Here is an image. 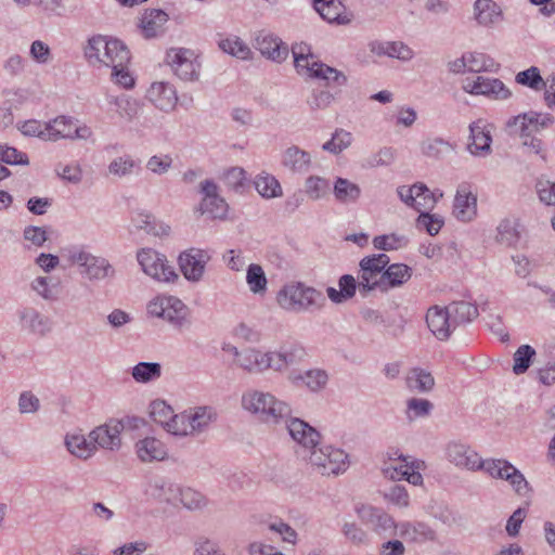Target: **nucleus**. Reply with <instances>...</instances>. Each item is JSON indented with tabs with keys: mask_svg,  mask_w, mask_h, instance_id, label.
<instances>
[{
	"mask_svg": "<svg viewBox=\"0 0 555 555\" xmlns=\"http://www.w3.org/2000/svg\"><path fill=\"white\" fill-rule=\"evenodd\" d=\"M85 56L94 67L112 69L111 80L124 89H132L135 78L129 69L131 55L128 48L117 39L93 36L85 48Z\"/></svg>",
	"mask_w": 555,
	"mask_h": 555,
	"instance_id": "f257e3e1",
	"label": "nucleus"
},
{
	"mask_svg": "<svg viewBox=\"0 0 555 555\" xmlns=\"http://www.w3.org/2000/svg\"><path fill=\"white\" fill-rule=\"evenodd\" d=\"M242 406L267 424H279L292 414L288 403L260 390L246 391L242 396Z\"/></svg>",
	"mask_w": 555,
	"mask_h": 555,
	"instance_id": "f03ea898",
	"label": "nucleus"
},
{
	"mask_svg": "<svg viewBox=\"0 0 555 555\" xmlns=\"http://www.w3.org/2000/svg\"><path fill=\"white\" fill-rule=\"evenodd\" d=\"M278 302L285 310L300 312L323 307L325 298L321 292L301 283L285 285L278 293Z\"/></svg>",
	"mask_w": 555,
	"mask_h": 555,
	"instance_id": "7ed1b4c3",
	"label": "nucleus"
},
{
	"mask_svg": "<svg viewBox=\"0 0 555 555\" xmlns=\"http://www.w3.org/2000/svg\"><path fill=\"white\" fill-rule=\"evenodd\" d=\"M147 312L162 318L177 328L191 324V311L189 307L175 296H156L147 305Z\"/></svg>",
	"mask_w": 555,
	"mask_h": 555,
	"instance_id": "20e7f679",
	"label": "nucleus"
},
{
	"mask_svg": "<svg viewBox=\"0 0 555 555\" xmlns=\"http://www.w3.org/2000/svg\"><path fill=\"white\" fill-rule=\"evenodd\" d=\"M306 456L322 475H338L348 467V455L341 449L331 446H317Z\"/></svg>",
	"mask_w": 555,
	"mask_h": 555,
	"instance_id": "39448f33",
	"label": "nucleus"
},
{
	"mask_svg": "<svg viewBox=\"0 0 555 555\" xmlns=\"http://www.w3.org/2000/svg\"><path fill=\"white\" fill-rule=\"evenodd\" d=\"M486 465V474L492 478L507 481L517 495L527 498L531 494L532 488L524 474L508 461L488 459Z\"/></svg>",
	"mask_w": 555,
	"mask_h": 555,
	"instance_id": "423d86ee",
	"label": "nucleus"
},
{
	"mask_svg": "<svg viewBox=\"0 0 555 555\" xmlns=\"http://www.w3.org/2000/svg\"><path fill=\"white\" fill-rule=\"evenodd\" d=\"M389 263V257L386 254H377L364 257L360 261L359 292L366 296L373 289H380L383 273Z\"/></svg>",
	"mask_w": 555,
	"mask_h": 555,
	"instance_id": "0eeeda50",
	"label": "nucleus"
},
{
	"mask_svg": "<svg viewBox=\"0 0 555 555\" xmlns=\"http://www.w3.org/2000/svg\"><path fill=\"white\" fill-rule=\"evenodd\" d=\"M166 62L182 80L193 81L199 76V63L192 50L172 48L166 54Z\"/></svg>",
	"mask_w": 555,
	"mask_h": 555,
	"instance_id": "6e6552de",
	"label": "nucleus"
},
{
	"mask_svg": "<svg viewBox=\"0 0 555 555\" xmlns=\"http://www.w3.org/2000/svg\"><path fill=\"white\" fill-rule=\"evenodd\" d=\"M424 466L423 462L411 461L397 451L389 453V463L385 472L391 479H404L411 485L420 486L423 483V476L420 469Z\"/></svg>",
	"mask_w": 555,
	"mask_h": 555,
	"instance_id": "1a4fd4ad",
	"label": "nucleus"
},
{
	"mask_svg": "<svg viewBox=\"0 0 555 555\" xmlns=\"http://www.w3.org/2000/svg\"><path fill=\"white\" fill-rule=\"evenodd\" d=\"M138 261L145 274L159 282H170L178 279L166 258L157 251L146 248L138 253Z\"/></svg>",
	"mask_w": 555,
	"mask_h": 555,
	"instance_id": "9d476101",
	"label": "nucleus"
},
{
	"mask_svg": "<svg viewBox=\"0 0 555 555\" xmlns=\"http://www.w3.org/2000/svg\"><path fill=\"white\" fill-rule=\"evenodd\" d=\"M211 259L209 249L189 248L179 255L178 261L183 276L190 282H199L205 273L206 264Z\"/></svg>",
	"mask_w": 555,
	"mask_h": 555,
	"instance_id": "9b49d317",
	"label": "nucleus"
},
{
	"mask_svg": "<svg viewBox=\"0 0 555 555\" xmlns=\"http://www.w3.org/2000/svg\"><path fill=\"white\" fill-rule=\"evenodd\" d=\"M397 193L400 199L418 212L431 210L437 202L436 192H431L424 183L417 182L411 186H399Z\"/></svg>",
	"mask_w": 555,
	"mask_h": 555,
	"instance_id": "f8f14e48",
	"label": "nucleus"
},
{
	"mask_svg": "<svg viewBox=\"0 0 555 555\" xmlns=\"http://www.w3.org/2000/svg\"><path fill=\"white\" fill-rule=\"evenodd\" d=\"M68 260L80 267V272L89 279H104L112 272V267L104 258L95 257L82 249L69 250Z\"/></svg>",
	"mask_w": 555,
	"mask_h": 555,
	"instance_id": "ddd939ff",
	"label": "nucleus"
},
{
	"mask_svg": "<svg viewBox=\"0 0 555 555\" xmlns=\"http://www.w3.org/2000/svg\"><path fill=\"white\" fill-rule=\"evenodd\" d=\"M463 89L468 93L486 95L495 100H504L511 95V91L501 80L483 76L467 77L463 81Z\"/></svg>",
	"mask_w": 555,
	"mask_h": 555,
	"instance_id": "4468645a",
	"label": "nucleus"
},
{
	"mask_svg": "<svg viewBox=\"0 0 555 555\" xmlns=\"http://www.w3.org/2000/svg\"><path fill=\"white\" fill-rule=\"evenodd\" d=\"M124 424L119 420H111L89 433V438L96 444L98 449L117 451L121 447L120 434Z\"/></svg>",
	"mask_w": 555,
	"mask_h": 555,
	"instance_id": "2eb2a0df",
	"label": "nucleus"
},
{
	"mask_svg": "<svg viewBox=\"0 0 555 555\" xmlns=\"http://www.w3.org/2000/svg\"><path fill=\"white\" fill-rule=\"evenodd\" d=\"M447 456L457 467L472 472L483 470L486 473L487 460H482L476 451L464 443H449Z\"/></svg>",
	"mask_w": 555,
	"mask_h": 555,
	"instance_id": "dca6fc26",
	"label": "nucleus"
},
{
	"mask_svg": "<svg viewBox=\"0 0 555 555\" xmlns=\"http://www.w3.org/2000/svg\"><path fill=\"white\" fill-rule=\"evenodd\" d=\"M552 124V115L530 112L508 119L506 126L512 134L530 135Z\"/></svg>",
	"mask_w": 555,
	"mask_h": 555,
	"instance_id": "f3484780",
	"label": "nucleus"
},
{
	"mask_svg": "<svg viewBox=\"0 0 555 555\" xmlns=\"http://www.w3.org/2000/svg\"><path fill=\"white\" fill-rule=\"evenodd\" d=\"M453 216L462 221H472L477 216V196L467 182H462L456 189L453 202Z\"/></svg>",
	"mask_w": 555,
	"mask_h": 555,
	"instance_id": "a211bd4d",
	"label": "nucleus"
},
{
	"mask_svg": "<svg viewBox=\"0 0 555 555\" xmlns=\"http://www.w3.org/2000/svg\"><path fill=\"white\" fill-rule=\"evenodd\" d=\"M491 129L479 119L469 125L468 152L474 156L486 157L491 153Z\"/></svg>",
	"mask_w": 555,
	"mask_h": 555,
	"instance_id": "6ab92c4d",
	"label": "nucleus"
},
{
	"mask_svg": "<svg viewBox=\"0 0 555 555\" xmlns=\"http://www.w3.org/2000/svg\"><path fill=\"white\" fill-rule=\"evenodd\" d=\"M255 48L262 56L273 62H282L288 55V47L276 36L259 31L255 39Z\"/></svg>",
	"mask_w": 555,
	"mask_h": 555,
	"instance_id": "aec40b11",
	"label": "nucleus"
},
{
	"mask_svg": "<svg viewBox=\"0 0 555 555\" xmlns=\"http://www.w3.org/2000/svg\"><path fill=\"white\" fill-rule=\"evenodd\" d=\"M360 520L370 526L377 533H386L396 530L397 524L393 518L384 511L371 505H362L357 508Z\"/></svg>",
	"mask_w": 555,
	"mask_h": 555,
	"instance_id": "412c9836",
	"label": "nucleus"
},
{
	"mask_svg": "<svg viewBox=\"0 0 555 555\" xmlns=\"http://www.w3.org/2000/svg\"><path fill=\"white\" fill-rule=\"evenodd\" d=\"M291 437L309 452L320 443V434L308 423L299 418L284 421Z\"/></svg>",
	"mask_w": 555,
	"mask_h": 555,
	"instance_id": "4be33fe9",
	"label": "nucleus"
},
{
	"mask_svg": "<svg viewBox=\"0 0 555 555\" xmlns=\"http://www.w3.org/2000/svg\"><path fill=\"white\" fill-rule=\"evenodd\" d=\"M146 98L160 111H172L178 101L176 89L165 81H156L151 85Z\"/></svg>",
	"mask_w": 555,
	"mask_h": 555,
	"instance_id": "5701e85b",
	"label": "nucleus"
},
{
	"mask_svg": "<svg viewBox=\"0 0 555 555\" xmlns=\"http://www.w3.org/2000/svg\"><path fill=\"white\" fill-rule=\"evenodd\" d=\"M426 322L431 333L440 340L449 338L455 330L448 308L434 306L428 309Z\"/></svg>",
	"mask_w": 555,
	"mask_h": 555,
	"instance_id": "b1692460",
	"label": "nucleus"
},
{
	"mask_svg": "<svg viewBox=\"0 0 555 555\" xmlns=\"http://www.w3.org/2000/svg\"><path fill=\"white\" fill-rule=\"evenodd\" d=\"M134 449L138 459L143 463L160 462L168 456L165 443L155 437H145L137 441Z\"/></svg>",
	"mask_w": 555,
	"mask_h": 555,
	"instance_id": "393cba45",
	"label": "nucleus"
},
{
	"mask_svg": "<svg viewBox=\"0 0 555 555\" xmlns=\"http://www.w3.org/2000/svg\"><path fill=\"white\" fill-rule=\"evenodd\" d=\"M235 357V364L247 373L257 374L266 371L264 352L247 348L238 351L236 347L232 348Z\"/></svg>",
	"mask_w": 555,
	"mask_h": 555,
	"instance_id": "a878e982",
	"label": "nucleus"
},
{
	"mask_svg": "<svg viewBox=\"0 0 555 555\" xmlns=\"http://www.w3.org/2000/svg\"><path fill=\"white\" fill-rule=\"evenodd\" d=\"M67 451L79 460H89L96 453V444L81 433H69L64 439Z\"/></svg>",
	"mask_w": 555,
	"mask_h": 555,
	"instance_id": "bb28decb",
	"label": "nucleus"
},
{
	"mask_svg": "<svg viewBox=\"0 0 555 555\" xmlns=\"http://www.w3.org/2000/svg\"><path fill=\"white\" fill-rule=\"evenodd\" d=\"M313 7L320 16L328 23L347 24L350 22L341 0H313Z\"/></svg>",
	"mask_w": 555,
	"mask_h": 555,
	"instance_id": "cd10ccee",
	"label": "nucleus"
},
{
	"mask_svg": "<svg viewBox=\"0 0 555 555\" xmlns=\"http://www.w3.org/2000/svg\"><path fill=\"white\" fill-rule=\"evenodd\" d=\"M145 494L159 502L173 503L178 489L163 477H153L145 487Z\"/></svg>",
	"mask_w": 555,
	"mask_h": 555,
	"instance_id": "c85d7f7f",
	"label": "nucleus"
},
{
	"mask_svg": "<svg viewBox=\"0 0 555 555\" xmlns=\"http://www.w3.org/2000/svg\"><path fill=\"white\" fill-rule=\"evenodd\" d=\"M412 276V269L404 263H392L385 268L380 291L386 292L389 288L400 287Z\"/></svg>",
	"mask_w": 555,
	"mask_h": 555,
	"instance_id": "c756f323",
	"label": "nucleus"
},
{
	"mask_svg": "<svg viewBox=\"0 0 555 555\" xmlns=\"http://www.w3.org/2000/svg\"><path fill=\"white\" fill-rule=\"evenodd\" d=\"M292 53L295 68L301 76H310L314 67L320 63L318 57L311 53L310 47L306 43L293 46Z\"/></svg>",
	"mask_w": 555,
	"mask_h": 555,
	"instance_id": "7c9ffc66",
	"label": "nucleus"
},
{
	"mask_svg": "<svg viewBox=\"0 0 555 555\" xmlns=\"http://www.w3.org/2000/svg\"><path fill=\"white\" fill-rule=\"evenodd\" d=\"M396 534L409 542H424L434 537V532L423 522H400L396 526Z\"/></svg>",
	"mask_w": 555,
	"mask_h": 555,
	"instance_id": "2f4dec72",
	"label": "nucleus"
},
{
	"mask_svg": "<svg viewBox=\"0 0 555 555\" xmlns=\"http://www.w3.org/2000/svg\"><path fill=\"white\" fill-rule=\"evenodd\" d=\"M282 164L294 172H305L310 167L311 157L308 152L291 146L283 152Z\"/></svg>",
	"mask_w": 555,
	"mask_h": 555,
	"instance_id": "473e14b6",
	"label": "nucleus"
},
{
	"mask_svg": "<svg viewBox=\"0 0 555 555\" xmlns=\"http://www.w3.org/2000/svg\"><path fill=\"white\" fill-rule=\"evenodd\" d=\"M475 18L479 25L490 26L501 20V10L492 0H476Z\"/></svg>",
	"mask_w": 555,
	"mask_h": 555,
	"instance_id": "72a5a7b5",
	"label": "nucleus"
},
{
	"mask_svg": "<svg viewBox=\"0 0 555 555\" xmlns=\"http://www.w3.org/2000/svg\"><path fill=\"white\" fill-rule=\"evenodd\" d=\"M338 286L339 289L334 287H328L326 289L328 298L335 304H340L352 298L357 288L359 289V281L357 282V280L350 274H345L339 278Z\"/></svg>",
	"mask_w": 555,
	"mask_h": 555,
	"instance_id": "f704fd0d",
	"label": "nucleus"
},
{
	"mask_svg": "<svg viewBox=\"0 0 555 555\" xmlns=\"http://www.w3.org/2000/svg\"><path fill=\"white\" fill-rule=\"evenodd\" d=\"M73 120L65 116H59L46 122L44 140L57 141L60 139H70L73 135Z\"/></svg>",
	"mask_w": 555,
	"mask_h": 555,
	"instance_id": "c9c22d12",
	"label": "nucleus"
},
{
	"mask_svg": "<svg viewBox=\"0 0 555 555\" xmlns=\"http://www.w3.org/2000/svg\"><path fill=\"white\" fill-rule=\"evenodd\" d=\"M405 383L409 389L417 392H428L435 386L433 375L421 367L411 369L406 374Z\"/></svg>",
	"mask_w": 555,
	"mask_h": 555,
	"instance_id": "e433bc0d",
	"label": "nucleus"
},
{
	"mask_svg": "<svg viewBox=\"0 0 555 555\" xmlns=\"http://www.w3.org/2000/svg\"><path fill=\"white\" fill-rule=\"evenodd\" d=\"M219 48L238 60H249L253 57L250 48L237 36L231 35L227 38L220 39L218 42Z\"/></svg>",
	"mask_w": 555,
	"mask_h": 555,
	"instance_id": "4c0bfd02",
	"label": "nucleus"
},
{
	"mask_svg": "<svg viewBox=\"0 0 555 555\" xmlns=\"http://www.w3.org/2000/svg\"><path fill=\"white\" fill-rule=\"evenodd\" d=\"M447 308L454 328H456L457 325L470 322L478 315L477 307L467 301L452 302Z\"/></svg>",
	"mask_w": 555,
	"mask_h": 555,
	"instance_id": "58836bf2",
	"label": "nucleus"
},
{
	"mask_svg": "<svg viewBox=\"0 0 555 555\" xmlns=\"http://www.w3.org/2000/svg\"><path fill=\"white\" fill-rule=\"evenodd\" d=\"M333 192L336 201L343 204L354 203L361 195L360 186L345 178L336 179Z\"/></svg>",
	"mask_w": 555,
	"mask_h": 555,
	"instance_id": "ea45409f",
	"label": "nucleus"
},
{
	"mask_svg": "<svg viewBox=\"0 0 555 555\" xmlns=\"http://www.w3.org/2000/svg\"><path fill=\"white\" fill-rule=\"evenodd\" d=\"M21 321L24 327L36 334L44 335L50 331L49 319L41 315L33 308H25L21 312Z\"/></svg>",
	"mask_w": 555,
	"mask_h": 555,
	"instance_id": "a19ab883",
	"label": "nucleus"
},
{
	"mask_svg": "<svg viewBox=\"0 0 555 555\" xmlns=\"http://www.w3.org/2000/svg\"><path fill=\"white\" fill-rule=\"evenodd\" d=\"M168 21V15L162 10L145 12L141 18V27L145 37H155Z\"/></svg>",
	"mask_w": 555,
	"mask_h": 555,
	"instance_id": "79ce46f5",
	"label": "nucleus"
},
{
	"mask_svg": "<svg viewBox=\"0 0 555 555\" xmlns=\"http://www.w3.org/2000/svg\"><path fill=\"white\" fill-rule=\"evenodd\" d=\"M162 375V366L156 362H140L132 367L131 376L137 383L146 384Z\"/></svg>",
	"mask_w": 555,
	"mask_h": 555,
	"instance_id": "37998d69",
	"label": "nucleus"
},
{
	"mask_svg": "<svg viewBox=\"0 0 555 555\" xmlns=\"http://www.w3.org/2000/svg\"><path fill=\"white\" fill-rule=\"evenodd\" d=\"M257 192L266 198L279 197L282 195V186L275 177L271 175H259L255 179Z\"/></svg>",
	"mask_w": 555,
	"mask_h": 555,
	"instance_id": "c03bdc74",
	"label": "nucleus"
},
{
	"mask_svg": "<svg viewBox=\"0 0 555 555\" xmlns=\"http://www.w3.org/2000/svg\"><path fill=\"white\" fill-rule=\"evenodd\" d=\"M139 169V162L129 155L117 157L108 165V173L118 178L130 176Z\"/></svg>",
	"mask_w": 555,
	"mask_h": 555,
	"instance_id": "a18cd8bd",
	"label": "nucleus"
},
{
	"mask_svg": "<svg viewBox=\"0 0 555 555\" xmlns=\"http://www.w3.org/2000/svg\"><path fill=\"white\" fill-rule=\"evenodd\" d=\"M193 435L203 431L214 420V412L208 406H197L188 410Z\"/></svg>",
	"mask_w": 555,
	"mask_h": 555,
	"instance_id": "49530a36",
	"label": "nucleus"
},
{
	"mask_svg": "<svg viewBox=\"0 0 555 555\" xmlns=\"http://www.w3.org/2000/svg\"><path fill=\"white\" fill-rule=\"evenodd\" d=\"M108 103L115 105L120 117L134 118L140 112V103L130 96H109Z\"/></svg>",
	"mask_w": 555,
	"mask_h": 555,
	"instance_id": "de8ad7c7",
	"label": "nucleus"
},
{
	"mask_svg": "<svg viewBox=\"0 0 555 555\" xmlns=\"http://www.w3.org/2000/svg\"><path fill=\"white\" fill-rule=\"evenodd\" d=\"M515 80L521 86H526L534 91H541L546 88V80H544L540 74V70L535 66L519 72Z\"/></svg>",
	"mask_w": 555,
	"mask_h": 555,
	"instance_id": "09e8293b",
	"label": "nucleus"
},
{
	"mask_svg": "<svg viewBox=\"0 0 555 555\" xmlns=\"http://www.w3.org/2000/svg\"><path fill=\"white\" fill-rule=\"evenodd\" d=\"M465 61L467 64V70L474 73L491 72L498 66L493 59L480 52L465 53Z\"/></svg>",
	"mask_w": 555,
	"mask_h": 555,
	"instance_id": "8fccbe9b",
	"label": "nucleus"
},
{
	"mask_svg": "<svg viewBox=\"0 0 555 555\" xmlns=\"http://www.w3.org/2000/svg\"><path fill=\"white\" fill-rule=\"evenodd\" d=\"M165 429L175 436L193 435V427L190 423L188 410L180 414H172L169 422L166 424Z\"/></svg>",
	"mask_w": 555,
	"mask_h": 555,
	"instance_id": "3c124183",
	"label": "nucleus"
},
{
	"mask_svg": "<svg viewBox=\"0 0 555 555\" xmlns=\"http://www.w3.org/2000/svg\"><path fill=\"white\" fill-rule=\"evenodd\" d=\"M518 240V224L509 219L502 220L498 227L496 241L507 246H513Z\"/></svg>",
	"mask_w": 555,
	"mask_h": 555,
	"instance_id": "603ef678",
	"label": "nucleus"
},
{
	"mask_svg": "<svg viewBox=\"0 0 555 555\" xmlns=\"http://www.w3.org/2000/svg\"><path fill=\"white\" fill-rule=\"evenodd\" d=\"M310 78H318L326 80L327 82H333L336 86H343L346 83V76L337 70L336 68L330 67L323 63H319L317 67H314L313 72L309 76Z\"/></svg>",
	"mask_w": 555,
	"mask_h": 555,
	"instance_id": "864d4df0",
	"label": "nucleus"
},
{
	"mask_svg": "<svg viewBox=\"0 0 555 555\" xmlns=\"http://www.w3.org/2000/svg\"><path fill=\"white\" fill-rule=\"evenodd\" d=\"M352 134L344 129H337L332 139L325 142L322 149L326 152L338 154L350 146Z\"/></svg>",
	"mask_w": 555,
	"mask_h": 555,
	"instance_id": "5fc2aeb1",
	"label": "nucleus"
},
{
	"mask_svg": "<svg viewBox=\"0 0 555 555\" xmlns=\"http://www.w3.org/2000/svg\"><path fill=\"white\" fill-rule=\"evenodd\" d=\"M246 282L255 294L262 293L267 288V278L259 264L251 263L247 269Z\"/></svg>",
	"mask_w": 555,
	"mask_h": 555,
	"instance_id": "6e6d98bb",
	"label": "nucleus"
},
{
	"mask_svg": "<svg viewBox=\"0 0 555 555\" xmlns=\"http://www.w3.org/2000/svg\"><path fill=\"white\" fill-rule=\"evenodd\" d=\"M535 356V350L529 345L520 346L514 353L513 371L519 375L525 373L531 363V359Z\"/></svg>",
	"mask_w": 555,
	"mask_h": 555,
	"instance_id": "4d7b16f0",
	"label": "nucleus"
},
{
	"mask_svg": "<svg viewBox=\"0 0 555 555\" xmlns=\"http://www.w3.org/2000/svg\"><path fill=\"white\" fill-rule=\"evenodd\" d=\"M341 531L346 540L356 546L365 545L370 541L369 534L353 521L345 522Z\"/></svg>",
	"mask_w": 555,
	"mask_h": 555,
	"instance_id": "13d9d810",
	"label": "nucleus"
},
{
	"mask_svg": "<svg viewBox=\"0 0 555 555\" xmlns=\"http://www.w3.org/2000/svg\"><path fill=\"white\" fill-rule=\"evenodd\" d=\"M180 502L189 509H199L206 506V498L192 488L178 489Z\"/></svg>",
	"mask_w": 555,
	"mask_h": 555,
	"instance_id": "bf43d9fd",
	"label": "nucleus"
},
{
	"mask_svg": "<svg viewBox=\"0 0 555 555\" xmlns=\"http://www.w3.org/2000/svg\"><path fill=\"white\" fill-rule=\"evenodd\" d=\"M202 211L209 214L212 218L222 219L228 211V205L223 198L218 196L204 197L201 204Z\"/></svg>",
	"mask_w": 555,
	"mask_h": 555,
	"instance_id": "052dcab7",
	"label": "nucleus"
},
{
	"mask_svg": "<svg viewBox=\"0 0 555 555\" xmlns=\"http://www.w3.org/2000/svg\"><path fill=\"white\" fill-rule=\"evenodd\" d=\"M306 193L312 199L325 196L330 191V182L321 177L311 176L306 180Z\"/></svg>",
	"mask_w": 555,
	"mask_h": 555,
	"instance_id": "680f3d73",
	"label": "nucleus"
},
{
	"mask_svg": "<svg viewBox=\"0 0 555 555\" xmlns=\"http://www.w3.org/2000/svg\"><path fill=\"white\" fill-rule=\"evenodd\" d=\"M434 405L427 399L411 398L406 402V415L409 420L424 417L430 414Z\"/></svg>",
	"mask_w": 555,
	"mask_h": 555,
	"instance_id": "e2e57ef3",
	"label": "nucleus"
},
{
	"mask_svg": "<svg viewBox=\"0 0 555 555\" xmlns=\"http://www.w3.org/2000/svg\"><path fill=\"white\" fill-rule=\"evenodd\" d=\"M295 380H301L311 390H319L325 386L327 382V375L321 370H310L304 375L294 377Z\"/></svg>",
	"mask_w": 555,
	"mask_h": 555,
	"instance_id": "0e129e2a",
	"label": "nucleus"
},
{
	"mask_svg": "<svg viewBox=\"0 0 555 555\" xmlns=\"http://www.w3.org/2000/svg\"><path fill=\"white\" fill-rule=\"evenodd\" d=\"M416 225L420 229H424L429 235H436L439 233L443 225V220L438 215H430L428 212H421Z\"/></svg>",
	"mask_w": 555,
	"mask_h": 555,
	"instance_id": "69168bd1",
	"label": "nucleus"
},
{
	"mask_svg": "<svg viewBox=\"0 0 555 555\" xmlns=\"http://www.w3.org/2000/svg\"><path fill=\"white\" fill-rule=\"evenodd\" d=\"M406 244V238L397 234H386L374 237L373 245L382 250H395Z\"/></svg>",
	"mask_w": 555,
	"mask_h": 555,
	"instance_id": "338daca9",
	"label": "nucleus"
},
{
	"mask_svg": "<svg viewBox=\"0 0 555 555\" xmlns=\"http://www.w3.org/2000/svg\"><path fill=\"white\" fill-rule=\"evenodd\" d=\"M535 190L542 203L548 206H555V182L539 180L535 184Z\"/></svg>",
	"mask_w": 555,
	"mask_h": 555,
	"instance_id": "774afa93",
	"label": "nucleus"
}]
</instances>
